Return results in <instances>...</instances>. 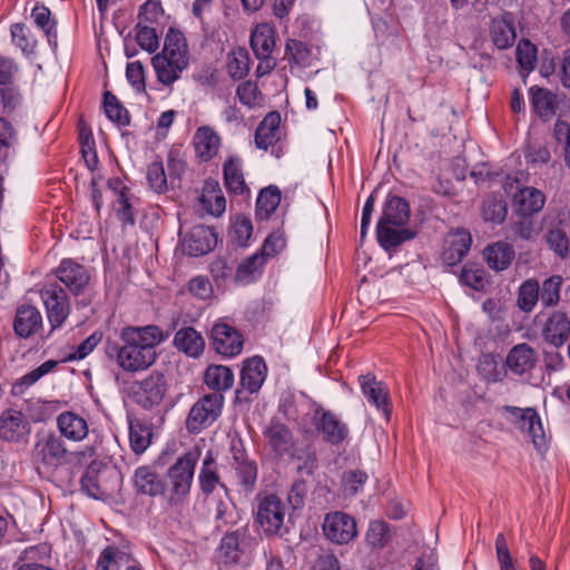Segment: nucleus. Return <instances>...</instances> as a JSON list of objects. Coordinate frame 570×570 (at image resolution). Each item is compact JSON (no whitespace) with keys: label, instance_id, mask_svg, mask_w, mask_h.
Instances as JSON below:
<instances>
[{"label":"nucleus","instance_id":"obj_36","mask_svg":"<svg viewBox=\"0 0 570 570\" xmlns=\"http://www.w3.org/2000/svg\"><path fill=\"white\" fill-rule=\"evenodd\" d=\"M153 431L150 425L138 420H129V442L136 454L144 453L151 443Z\"/></svg>","mask_w":570,"mask_h":570},{"label":"nucleus","instance_id":"obj_9","mask_svg":"<svg viewBox=\"0 0 570 570\" xmlns=\"http://www.w3.org/2000/svg\"><path fill=\"white\" fill-rule=\"evenodd\" d=\"M285 504L274 495H265L259 499L256 509V520L267 534L278 533L285 518Z\"/></svg>","mask_w":570,"mask_h":570},{"label":"nucleus","instance_id":"obj_57","mask_svg":"<svg viewBox=\"0 0 570 570\" xmlns=\"http://www.w3.org/2000/svg\"><path fill=\"white\" fill-rule=\"evenodd\" d=\"M460 281L464 285L479 291V289L483 288L484 284H485L484 271L476 265L466 264V265H464V267L462 269Z\"/></svg>","mask_w":570,"mask_h":570},{"label":"nucleus","instance_id":"obj_17","mask_svg":"<svg viewBox=\"0 0 570 570\" xmlns=\"http://www.w3.org/2000/svg\"><path fill=\"white\" fill-rule=\"evenodd\" d=\"M56 275L59 281L76 295L79 294L89 282L87 269L72 259H63L57 268Z\"/></svg>","mask_w":570,"mask_h":570},{"label":"nucleus","instance_id":"obj_52","mask_svg":"<svg viewBox=\"0 0 570 570\" xmlns=\"http://www.w3.org/2000/svg\"><path fill=\"white\" fill-rule=\"evenodd\" d=\"M517 60L520 67L530 72L537 65V47L529 40L522 39L517 46Z\"/></svg>","mask_w":570,"mask_h":570},{"label":"nucleus","instance_id":"obj_22","mask_svg":"<svg viewBox=\"0 0 570 570\" xmlns=\"http://www.w3.org/2000/svg\"><path fill=\"white\" fill-rule=\"evenodd\" d=\"M360 385L363 395L370 403L381 410L385 415L390 413L389 391L385 385L371 374L360 376Z\"/></svg>","mask_w":570,"mask_h":570},{"label":"nucleus","instance_id":"obj_54","mask_svg":"<svg viewBox=\"0 0 570 570\" xmlns=\"http://www.w3.org/2000/svg\"><path fill=\"white\" fill-rule=\"evenodd\" d=\"M58 401L36 400L29 403V415L35 422H43L53 415L58 410Z\"/></svg>","mask_w":570,"mask_h":570},{"label":"nucleus","instance_id":"obj_55","mask_svg":"<svg viewBox=\"0 0 570 570\" xmlns=\"http://www.w3.org/2000/svg\"><path fill=\"white\" fill-rule=\"evenodd\" d=\"M504 411L510 414V419L517 424L518 429L528 433L534 420L537 412L533 409H519L515 406H505Z\"/></svg>","mask_w":570,"mask_h":570},{"label":"nucleus","instance_id":"obj_2","mask_svg":"<svg viewBox=\"0 0 570 570\" xmlns=\"http://www.w3.org/2000/svg\"><path fill=\"white\" fill-rule=\"evenodd\" d=\"M157 79L165 86L176 82L189 63V51L186 39L180 31L170 29L161 52L151 59Z\"/></svg>","mask_w":570,"mask_h":570},{"label":"nucleus","instance_id":"obj_56","mask_svg":"<svg viewBox=\"0 0 570 570\" xmlns=\"http://www.w3.org/2000/svg\"><path fill=\"white\" fill-rule=\"evenodd\" d=\"M147 180L154 191L161 194L167 190V177L161 161H154L148 166Z\"/></svg>","mask_w":570,"mask_h":570},{"label":"nucleus","instance_id":"obj_5","mask_svg":"<svg viewBox=\"0 0 570 570\" xmlns=\"http://www.w3.org/2000/svg\"><path fill=\"white\" fill-rule=\"evenodd\" d=\"M224 396L220 393L207 394L190 409L186 428L190 433H199L213 424L220 415Z\"/></svg>","mask_w":570,"mask_h":570},{"label":"nucleus","instance_id":"obj_49","mask_svg":"<svg viewBox=\"0 0 570 570\" xmlns=\"http://www.w3.org/2000/svg\"><path fill=\"white\" fill-rule=\"evenodd\" d=\"M478 370L489 382H500L505 376L504 368L499 365L495 357L491 354H485L480 358Z\"/></svg>","mask_w":570,"mask_h":570},{"label":"nucleus","instance_id":"obj_53","mask_svg":"<svg viewBox=\"0 0 570 570\" xmlns=\"http://www.w3.org/2000/svg\"><path fill=\"white\" fill-rule=\"evenodd\" d=\"M248 55L244 49H237L229 56L227 71L234 79H240L247 75Z\"/></svg>","mask_w":570,"mask_h":570},{"label":"nucleus","instance_id":"obj_18","mask_svg":"<svg viewBox=\"0 0 570 570\" xmlns=\"http://www.w3.org/2000/svg\"><path fill=\"white\" fill-rule=\"evenodd\" d=\"M57 429L62 438L72 442L85 440L89 433L86 419L72 411H65L57 416Z\"/></svg>","mask_w":570,"mask_h":570},{"label":"nucleus","instance_id":"obj_47","mask_svg":"<svg viewBox=\"0 0 570 570\" xmlns=\"http://www.w3.org/2000/svg\"><path fill=\"white\" fill-rule=\"evenodd\" d=\"M13 43L26 55L35 51L37 40L23 23H13L10 29Z\"/></svg>","mask_w":570,"mask_h":570},{"label":"nucleus","instance_id":"obj_60","mask_svg":"<svg viewBox=\"0 0 570 570\" xmlns=\"http://www.w3.org/2000/svg\"><path fill=\"white\" fill-rule=\"evenodd\" d=\"M136 41L144 50L149 52L156 51L159 45L155 29L147 26H138Z\"/></svg>","mask_w":570,"mask_h":570},{"label":"nucleus","instance_id":"obj_48","mask_svg":"<svg viewBox=\"0 0 570 570\" xmlns=\"http://www.w3.org/2000/svg\"><path fill=\"white\" fill-rule=\"evenodd\" d=\"M561 284L562 278L560 276H551L542 283L539 298L544 307H551L559 303Z\"/></svg>","mask_w":570,"mask_h":570},{"label":"nucleus","instance_id":"obj_42","mask_svg":"<svg viewBox=\"0 0 570 570\" xmlns=\"http://www.w3.org/2000/svg\"><path fill=\"white\" fill-rule=\"evenodd\" d=\"M265 263L266 259L264 258V255L255 253L238 266L235 276L236 282L242 284H248L255 281L257 276L261 275Z\"/></svg>","mask_w":570,"mask_h":570},{"label":"nucleus","instance_id":"obj_6","mask_svg":"<svg viewBox=\"0 0 570 570\" xmlns=\"http://www.w3.org/2000/svg\"><path fill=\"white\" fill-rule=\"evenodd\" d=\"M167 385L164 374L151 372L148 376L132 383L130 393L135 402L145 409L158 405L166 393Z\"/></svg>","mask_w":570,"mask_h":570},{"label":"nucleus","instance_id":"obj_26","mask_svg":"<svg viewBox=\"0 0 570 570\" xmlns=\"http://www.w3.org/2000/svg\"><path fill=\"white\" fill-rule=\"evenodd\" d=\"M250 47L257 59L272 57L275 47L274 28L266 22L257 24L252 31Z\"/></svg>","mask_w":570,"mask_h":570},{"label":"nucleus","instance_id":"obj_12","mask_svg":"<svg viewBox=\"0 0 570 570\" xmlns=\"http://www.w3.org/2000/svg\"><path fill=\"white\" fill-rule=\"evenodd\" d=\"M250 541L252 538L245 529L226 533L217 550L218 562L224 566L239 562L242 556L248 550Z\"/></svg>","mask_w":570,"mask_h":570},{"label":"nucleus","instance_id":"obj_59","mask_svg":"<svg viewBox=\"0 0 570 570\" xmlns=\"http://www.w3.org/2000/svg\"><path fill=\"white\" fill-rule=\"evenodd\" d=\"M285 56L296 65H305L309 57V50L302 41L289 39L286 42Z\"/></svg>","mask_w":570,"mask_h":570},{"label":"nucleus","instance_id":"obj_31","mask_svg":"<svg viewBox=\"0 0 570 570\" xmlns=\"http://www.w3.org/2000/svg\"><path fill=\"white\" fill-rule=\"evenodd\" d=\"M535 363L534 350L525 343L515 345L508 354L505 364L515 374H523Z\"/></svg>","mask_w":570,"mask_h":570},{"label":"nucleus","instance_id":"obj_41","mask_svg":"<svg viewBox=\"0 0 570 570\" xmlns=\"http://www.w3.org/2000/svg\"><path fill=\"white\" fill-rule=\"evenodd\" d=\"M200 489L204 493H212L218 485L224 488L219 481L215 458L212 452H208L203 461L199 472Z\"/></svg>","mask_w":570,"mask_h":570},{"label":"nucleus","instance_id":"obj_46","mask_svg":"<svg viewBox=\"0 0 570 570\" xmlns=\"http://www.w3.org/2000/svg\"><path fill=\"white\" fill-rule=\"evenodd\" d=\"M507 213V205L501 196L491 195L483 203L482 215L488 222L500 224L505 219Z\"/></svg>","mask_w":570,"mask_h":570},{"label":"nucleus","instance_id":"obj_33","mask_svg":"<svg viewBox=\"0 0 570 570\" xmlns=\"http://www.w3.org/2000/svg\"><path fill=\"white\" fill-rule=\"evenodd\" d=\"M137 492L150 497L164 493V484L158 474L149 466H140L136 470L134 476Z\"/></svg>","mask_w":570,"mask_h":570},{"label":"nucleus","instance_id":"obj_21","mask_svg":"<svg viewBox=\"0 0 570 570\" xmlns=\"http://www.w3.org/2000/svg\"><path fill=\"white\" fill-rule=\"evenodd\" d=\"M29 433V424L21 412L7 410L0 416V438L17 442Z\"/></svg>","mask_w":570,"mask_h":570},{"label":"nucleus","instance_id":"obj_8","mask_svg":"<svg viewBox=\"0 0 570 570\" xmlns=\"http://www.w3.org/2000/svg\"><path fill=\"white\" fill-rule=\"evenodd\" d=\"M68 450L60 436L45 433L37 436L33 448L36 462L48 468H58L67 462Z\"/></svg>","mask_w":570,"mask_h":570},{"label":"nucleus","instance_id":"obj_43","mask_svg":"<svg viewBox=\"0 0 570 570\" xmlns=\"http://www.w3.org/2000/svg\"><path fill=\"white\" fill-rule=\"evenodd\" d=\"M224 179L229 190L243 194L246 185L242 173V161L238 158H229L224 165Z\"/></svg>","mask_w":570,"mask_h":570},{"label":"nucleus","instance_id":"obj_62","mask_svg":"<svg viewBox=\"0 0 570 570\" xmlns=\"http://www.w3.org/2000/svg\"><path fill=\"white\" fill-rule=\"evenodd\" d=\"M258 87L252 81H244L238 85L236 95L240 104L253 108L258 104Z\"/></svg>","mask_w":570,"mask_h":570},{"label":"nucleus","instance_id":"obj_16","mask_svg":"<svg viewBox=\"0 0 570 570\" xmlns=\"http://www.w3.org/2000/svg\"><path fill=\"white\" fill-rule=\"evenodd\" d=\"M233 465L236 473L237 484L245 493L254 490L257 480V465L249 460L240 448L233 445Z\"/></svg>","mask_w":570,"mask_h":570},{"label":"nucleus","instance_id":"obj_11","mask_svg":"<svg viewBox=\"0 0 570 570\" xmlns=\"http://www.w3.org/2000/svg\"><path fill=\"white\" fill-rule=\"evenodd\" d=\"M210 336L214 348L224 356H236L243 350L242 334L224 320H219L213 325Z\"/></svg>","mask_w":570,"mask_h":570},{"label":"nucleus","instance_id":"obj_23","mask_svg":"<svg viewBox=\"0 0 570 570\" xmlns=\"http://www.w3.org/2000/svg\"><path fill=\"white\" fill-rule=\"evenodd\" d=\"M544 203V194L534 187L521 188L513 196V207L521 216H532L543 208Z\"/></svg>","mask_w":570,"mask_h":570},{"label":"nucleus","instance_id":"obj_40","mask_svg":"<svg viewBox=\"0 0 570 570\" xmlns=\"http://www.w3.org/2000/svg\"><path fill=\"white\" fill-rule=\"evenodd\" d=\"M58 363L53 360L46 361L37 368L24 374L22 377L17 380L11 387V393L16 396L24 394V392L38 382L42 376L51 372Z\"/></svg>","mask_w":570,"mask_h":570},{"label":"nucleus","instance_id":"obj_34","mask_svg":"<svg viewBox=\"0 0 570 570\" xmlns=\"http://www.w3.org/2000/svg\"><path fill=\"white\" fill-rule=\"evenodd\" d=\"M268 445L278 455H284L291 451L293 438L289 430L282 423L272 422L264 432Z\"/></svg>","mask_w":570,"mask_h":570},{"label":"nucleus","instance_id":"obj_64","mask_svg":"<svg viewBox=\"0 0 570 570\" xmlns=\"http://www.w3.org/2000/svg\"><path fill=\"white\" fill-rule=\"evenodd\" d=\"M547 242L551 249L559 256H564L569 249V239L561 229H551L547 235Z\"/></svg>","mask_w":570,"mask_h":570},{"label":"nucleus","instance_id":"obj_51","mask_svg":"<svg viewBox=\"0 0 570 570\" xmlns=\"http://www.w3.org/2000/svg\"><path fill=\"white\" fill-rule=\"evenodd\" d=\"M390 537L387 524L376 520L370 523L365 539L372 548L381 549L389 542Z\"/></svg>","mask_w":570,"mask_h":570},{"label":"nucleus","instance_id":"obj_37","mask_svg":"<svg viewBox=\"0 0 570 570\" xmlns=\"http://www.w3.org/2000/svg\"><path fill=\"white\" fill-rule=\"evenodd\" d=\"M531 105L535 114L542 119H550L557 108L556 96L543 88L532 87L530 89Z\"/></svg>","mask_w":570,"mask_h":570},{"label":"nucleus","instance_id":"obj_39","mask_svg":"<svg viewBox=\"0 0 570 570\" xmlns=\"http://www.w3.org/2000/svg\"><path fill=\"white\" fill-rule=\"evenodd\" d=\"M58 363L53 360L46 361L37 368L24 374L22 377L17 380L11 387V393L16 396L24 394V392L38 382L42 376L51 372Z\"/></svg>","mask_w":570,"mask_h":570},{"label":"nucleus","instance_id":"obj_10","mask_svg":"<svg viewBox=\"0 0 570 570\" xmlns=\"http://www.w3.org/2000/svg\"><path fill=\"white\" fill-rule=\"evenodd\" d=\"M40 295L51 330L60 327L70 313L66 292L56 285H48L41 289Z\"/></svg>","mask_w":570,"mask_h":570},{"label":"nucleus","instance_id":"obj_58","mask_svg":"<svg viewBox=\"0 0 570 570\" xmlns=\"http://www.w3.org/2000/svg\"><path fill=\"white\" fill-rule=\"evenodd\" d=\"M188 292L198 299L207 301L213 297L214 289L205 276H195L188 282Z\"/></svg>","mask_w":570,"mask_h":570},{"label":"nucleus","instance_id":"obj_28","mask_svg":"<svg viewBox=\"0 0 570 570\" xmlns=\"http://www.w3.org/2000/svg\"><path fill=\"white\" fill-rule=\"evenodd\" d=\"M203 214L220 216L226 209V199L216 181H206L198 198Z\"/></svg>","mask_w":570,"mask_h":570},{"label":"nucleus","instance_id":"obj_20","mask_svg":"<svg viewBox=\"0 0 570 570\" xmlns=\"http://www.w3.org/2000/svg\"><path fill=\"white\" fill-rule=\"evenodd\" d=\"M42 327V315L40 311L32 305H21L18 307L13 322L14 333L22 338L35 335Z\"/></svg>","mask_w":570,"mask_h":570},{"label":"nucleus","instance_id":"obj_13","mask_svg":"<svg viewBox=\"0 0 570 570\" xmlns=\"http://www.w3.org/2000/svg\"><path fill=\"white\" fill-rule=\"evenodd\" d=\"M216 243V235L212 228L197 225L184 236L183 249L190 256H200L210 252Z\"/></svg>","mask_w":570,"mask_h":570},{"label":"nucleus","instance_id":"obj_7","mask_svg":"<svg viewBox=\"0 0 570 570\" xmlns=\"http://www.w3.org/2000/svg\"><path fill=\"white\" fill-rule=\"evenodd\" d=\"M322 529L325 538L335 544H347L357 535L356 521L342 511L325 514Z\"/></svg>","mask_w":570,"mask_h":570},{"label":"nucleus","instance_id":"obj_4","mask_svg":"<svg viewBox=\"0 0 570 570\" xmlns=\"http://www.w3.org/2000/svg\"><path fill=\"white\" fill-rule=\"evenodd\" d=\"M199 456L200 452L198 449L190 450L178 458L168 469L167 478L170 485V504H178L189 494Z\"/></svg>","mask_w":570,"mask_h":570},{"label":"nucleus","instance_id":"obj_50","mask_svg":"<svg viewBox=\"0 0 570 570\" xmlns=\"http://www.w3.org/2000/svg\"><path fill=\"white\" fill-rule=\"evenodd\" d=\"M104 107L105 112L107 117L121 126L129 124L128 112L127 110L120 105L116 96H114L110 92H106L104 96Z\"/></svg>","mask_w":570,"mask_h":570},{"label":"nucleus","instance_id":"obj_1","mask_svg":"<svg viewBox=\"0 0 570 570\" xmlns=\"http://www.w3.org/2000/svg\"><path fill=\"white\" fill-rule=\"evenodd\" d=\"M119 338L122 345L117 352V364L126 372L136 373L156 362V347L164 342L165 335L155 325L127 326L121 330Z\"/></svg>","mask_w":570,"mask_h":570},{"label":"nucleus","instance_id":"obj_45","mask_svg":"<svg viewBox=\"0 0 570 570\" xmlns=\"http://www.w3.org/2000/svg\"><path fill=\"white\" fill-rule=\"evenodd\" d=\"M540 285L535 279H528L523 282L518 291V307L524 312L530 313L535 307L539 298Z\"/></svg>","mask_w":570,"mask_h":570},{"label":"nucleus","instance_id":"obj_61","mask_svg":"<svg viewBox=\"0 0 570 570\" xmlns=\"http://www.w3.org/2000/svg\"><path fill=\"white\" fill-rule=\"evenodd\" d=\"M31 17L35 23L50 38L56 36L55 23L50 19V11L43 6H36L32 9Z\"/></svg>","mask_w":570,"mask_h":570},{"label":"nucleus","instance_id":"obj_3","mask_svg":"<svg viewBox=\"0 0 570 570\" xmlns=\"http://www.w3.org/2000/svg\"><path fill=\"white\" fill-rule=\"evenodd\" d=\"M409 218L410 207L403 198L392 196L386 200L376 226L377 239L382 247H396L415 236L414 232L404 228Z\"/></svg>","mask_w":570,"mask_h":570},{"label":"nucleus","instance_id":"obj_32","mask_svg":"<svg viewBox=\"0 0 570 570\" xmlns=\"http://www.w3.org/2000/svg\"><path fill=\"white\" fill-rule=\"evenodd\" d=\"M174 345L186 355L197 357L205 348V341L193 327H184L175 334Z\"/></svg>","mask_w":570,"mask_h":570},{"label":"nucleus","instance_id":"obj_29","mask_svg":"<svg viewBox=\"0 0 570 570\" xmlns=\"http://www.w3.org/2000/svg\"><path fill=\"white\" fill-rule=\"evenodd\" d=\"M317 430L321 432L323 439L332 444L341 443L348 435L347 425L332 412L322 413Z\"/></svg>","mask_w":570,"mask_h":570},{"label":"nucleus","instance_id":"obj_24","mask_svg":"<svg viewBox=\"0 0 570 570\" xmlns=\"http://www.w3.org/2000/svg\"><path fill=\"white\" fill-rule=\"evenodd\" d=\"M542 335L547 342L561 346L570 335V321L564 313L556 312L546 322Z\"/></svg>","mask_w":570,"mask_h":570},{"label":"nucleus","instance_id":"obj_63","mask_svg":"<svg viewBox=\"0 0 570 570\" xmlns=\"http://www.w3.org/2000/svg\"><path fill=\"white\" fill-rule=\"evenodd\" d=\"M495 552L500 570H514L513 560L508 548L507 539L502 533L497 535Z\"/></svg>","mask_w":570,"mask_h":570},{"label":"nucleus","instance_id":"obj_44","mask_svg":"<svg viewBox=\"0 0 570 570\" xmlns=\"http://www.w3.org/2000/svg\"><path fill=\"white\" fill-rule=\"evenodd\" d=\"M281 203V191L269 186L261 190L256 202V213L261 219H266Z\"/></svg>","mask_w":570,"mask_h":570},{"label":"nucleus","instance_id":"obj_19","mask_svg":"<svg viewBox=\"0 0 570 570\" xmlns=\"http://www.w3.org/2000/svg\"><path fill=\"white\" fill-rule=\"evenodd\" d=\"M267 366L262 357L255 356L244 362L240 371V386L248 393H257L266 380Z\"/></svg>","mask_w":570,"mask_h":570},{"label":"nucleus","instance_id":"obj_38","mask_svg":"<svg viewBox=\"0 0 570 570\" xmlns=\"http://www.w3.org/2000/svg\"><path fill=\"white\" fill-rule=\"evenodd\" d=\"M205 383L214 391H226L233 386L234 374L225 365H210L205 372Z\"/></svg>","mask_w":570,"mask_h":570},{"label":"nucleus","instance_id":"obj_15","mask_svg":"<svg viewBox=\"0 0 570 570\" xmlns=\"http://www.w3.org/2000/svg\"><path fill=\"white\" fill-rule=\"evenodd\" d=\"M193 145L196 157L200 161H209L219 153L222 138L213 127L205 125L196 129Z\"/></svg>","mask_w":570,"mask_h":570},{"label":"nucleus","instance_id":"obj_27","mask_svg":"<svg viewBox=\"0 0 570 570\" xmlns=\"http://www.w3.org/2000/svg\"><path fill=\"white\" fill-rule=\"evenodd\" d=\"M281 116L276 111L267 114L255 131V145L267 150L279 139Z\"/></svg>","mask_w":570,"mask_h":570},{"label":"nucleus","instance_id":"obj_14","mask_svg":"<svg viewBox=\"0 0 570 570\" xmlns=\"http://www.w3.org/2000/svg\"><path fill=\"white\" fill-rule=\"evenodd\" d=\"M472 244L470 233L463 228L450 232L444 240L443 262L448 266L459 264L468 254Z\"/></svg>","mask_w":570,"mask_h":570},{"label":"nucleus","instance_id":"obj_35","mask_svg":"<svg viewBox=\"0 0 570 570\" xmlns=\"http://www.w3.org/2000/svg\"><path fill=\"white\" fill-rule=\"evenodd\" d=\"M490 36L494 46L500 50L511 47L517 38L513 23L507 16L492 21Z\"/></svg>","mask_w":570,"mask_h":570},{"label":"nucleus","instance_id":"obj_30","mask_svg":"<svg viewBox=\"0 0 570 570\" xmlns=\"http://www.w3.org/2000/svg\"><path fill=\"white\" fill-rule=\"evenodd\" d=\"M131 556L124 547L107 546L101 550L96 562V570H120L128 567Z\"/></svg>","mask_w":570,"mask_h":570},{"label":"nucleus","instance_id":"obj_25","mask_svg":"<svg viewBox=\"0 0 570 570\" xmlns=\"http://www.w3.org/2000/svg\"><path fill=\"white\" fill-rule=\"evenodd\" d=\"M513 247L507 242H495L487 246L483 250V257L490 268L497 272L507 269L514 259Z\"/></svg>","mask_w":570,"mask_h":570}]
</instances>
